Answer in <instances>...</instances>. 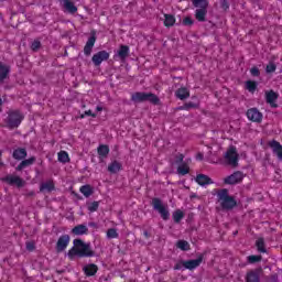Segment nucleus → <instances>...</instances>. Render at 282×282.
<instances>
[{
  "label": "nucleus",
  "instance_id": "15",
  "mask_svg": "<svg viewBox=\"0 0 282 282\" xmlns=\"http://www.w3.org/2000/svg\"><path fill=\"white\" fill-rule=\"evenodd\" d=\"M276 100H279V95L274 90H267L265 91V102L276 109L279 105H276Z\"/></svg>",
  "mask_w": 282,
  "mask_h": 282
},
{
  "label": "nucleus",
  "instance_id": "17",
  "mask_svg": "<svg viewBox=\"0 0 282 282\" xmlns=\"http://www.w3.org/2000/svg\"><path fill=\"white\" fill-rule=\"evenodd\" d=\"M52 191H56V186L54 185L53 180L41 183L40 193H52Z\"/></svg>",
  "mask_w": 282,
  "mask_h": 282
},
{
  "label": "nucleus",
  "instance_id": "3",
  "mask_svg": "<svg viewBox=\"0 0 282 282\" xmlns=\"http://www.w3.org/2000/svg\"><path fill=\"white\" fill-rule=\"evenodd\" d=\"M7 113L8 116L4 119V127H7V129H10L11 131L13 129H19L21 122H23V118H25L21 113V110H9Z\"/></svg>",
  "mask_w": 282,
  "mask_h": 282
},
{
  "label": "nucleus",
  "instance_id": "5",
  "mask_svg": "<svg viewBox=\"0 0 282 282\" xmlns=\"http://www.w3.org/2000/svg\"><path fill=\"white\" fill-rule=\"evenodd\" d=\"M151 206L153 210H156V213L161 215L164 221H169V219H171V213H169V208L164 206V204L162 203V199L158 197L152 198Z\"/></svg>",
  "mask_w": 282,
  "mask_h": 282
},
{
  "label": "nucleus",
  "instance_id": "53",
  "mask_svg": "<svg viewBox=\"0 0 282 282\" xmlns=\"http://www.w3.org/2000/svg\"><path fill=\"white\" fill-rule=\"evenodd\" d=\"M97 111H102V107H97Z\"/></svg>",
  "mask_w": 282,
  "mask_h": 282
},
{
  "label": "nucleus",
  "instance_id": "8",
  "mask_svg": "<svg viewBox=\"0 0 282 282\" xmlns=\"http://www.w3.org/2000/svg\"><path fill=\"white\" fill-rule=\"evenodd\" d=\"M243 182V173L240 171L234 172L231 175L224 178V184L235 186V184H241Z\"/></svg>",
  "mask_w": 282,
  "mask_h": 282
},
{
  "label": "nucleus",
  "instance_id": "35",
  "mask_svg": "<svg viewBox=\"0 0 282 282\" xmlns=\"http://www.w3.org/2000/svg\"><path fill=\"white\" fill-rule=\"evenodd\" d=\"M197 107H199V105H197L193 101H188V102H185L183 106H181L178 109L185 110V111H191V109H197Z\"/></svg>",
  "mask_w": 282,
  "mask_h": 282
},
{
  "label": "nucleus",
  "instance_id": "41",
  "mask_svg": "<svg viewBox=\"0 0 282 282\" xmlns=\"http://www.w3.org/2000/svg\"><path fill=\"white\" fill-rule=\"evenodd\" d=\"M41 41L39 40H34L32 43H31V50L32 52H39L41 50Z\"/></svg>",
  "mask_w": 282,
  "mask_h": 282
},
{
  "label": "nucleus",
  "instance_id": "36",
  "mask_svg": "<svg viewBox=\"0 0 282 282\" xmlns=\"http://www.w3.org/2000/svg\"><path fill=\"white\" fill-rule=\"evenodd\" d=\"M57 155L58 162H62V164H67V162H69V154L66 151H59Z\"/></svg>",
  "mask_w": 282,
  "mask_h": 282
},
{
  "label": "nucleus",
  "instance_id": "13",
  "mask_svg": "<svg viewBox=\"0 0 282 282\" xmlns=\"http://www.w3.org/2000/svg\"><path fill=\"white\" fill-rule=\"evenodd\" d=\"M96 31L90 32V36L84 46L85 56H91V51L94 50V45H96Z\"/></svg>",
  "mask_w": 282,
  "mask_h": 282
},
{
  "label": "nucleus",
  "instance_id": "29",
  "mask_svg": "<svg viewBox=\"0 0 282 282\" xmlns=\"http://www.w3.org/2000/svg\"><path fill=\"white\" fill-rule=\"evenodd\" d=\"M97 153H98L99 158H107V155H109V145L100 144L97 148Z\"/></svg>",
  "mask_w": 282,
  "mask_h": 282
},
{
  "label": "nucleus",
  "instance_id": "51",
  "mask_svg": "<svg viewBox=\"0 0 282 282\" xmlns=\"http://www.w3.org/2000/svg\"><path fill=\"white\" fill-rule=\"evenodd\" d=\"M143 235H144L145 239H151V232H149L148 230H144Z\"/></svg>",
  "mask_w": 282,
  "mask_h": 282
},
{
  "label": "nucleus",
  "instance_id": "6",
  "mask_svg": "<svg viewBox=\"0 0 282 282\" xmlns=\"http://www.w3.org/2000/svg\"><path fill=\"white\" fill-rule=\"evenodd\" d=\"M225 160L230 166H239V153H237V148L231 145L225 153Z\"/></svg>",
  "mask_w": 282,
  "mask_h": 282
},
{
  "label": "nucleus",
  "instance_id": "31",
  "mask_svg": "<svg viewBox=\"0 0 282 282\" xmlns=\"http://www.w3.org/2000/svg\"><path fill=\"white\" fill-rule=\"evenodd\" d=\"M164 25L165 28H173L175 25V15L173 14H164Z\"/></svg>",
  "mask_w": 282,
  "mask_h": 282
},
{
  "label": "nucleus",
  "instance_id": "52",
  "mask_svg": "<svg viewBox=\"0 0 282 282\" xmlns=\"http://www.w3.org/2000/svg\"><path fill=\"white\" fill-rule=\"evenodd\" d=\"M196 158H197V160H204V154L198 153Z\"/></svg>",
  "mask_w": 282,
  "mask_h": 282
},
{
  "label": "nucleus",
  "instance_id": "9",
  "mask_svg": "<svg viewBox=\"0 0 282 282\" xmlns=\"http://www.w3.org/2000/svg\"><path fill=\"white\" fill-rule=\"evenodd\" d=\"M2 182L9 184V186H17L18 188H23L25 186V181L20 176L7 175L2 178Z\"/></svg>",
  "mask_w": 282,
  "mask_h": 282
},
{
  "label": "nucleus",
  "instance_id": "40",
  "mask_svg": "<svg viewBox=\"0 0 282 282\" xmlns=\"http://www.w3.org/2000/svg\"><path fill=\"white\" fill-rule=\"evenodd\" d=\"M107 237H108V239H118V237H119L118 230H116V228L108 229Z\"/></svg>",
  "mask_w": 282,
  "mask_h": 282
},
{
  "label": "nucleus",
  "instance_id": "12",
  "mask_svg": "<svg viewBox=\"0 0 282 282\" xmlns=\"http://www.w3.org/2000/svg\"><path fill=\"white\" fill-rule=\"evenodd\" d=\"M202 261H204V254L200 253L195 260L183 261V268H185V270H195L202 265Z\"/></svg>",
  "mask_w": 282,
  "mask_h": 282
},
{
  "label": "nucleus",
  "instance_id": "1",
  "mask_svg": "<svg viewBox=\"0 0 282 282\" xmlns=\"http://www.w3.org/2000/svg\"><path fill=\"white\" fill-rule=\"evenodd\" d=\"M67 257L69 261H74L76 257L79 259L96 257V251L91 249V243L85 242L80 238L73 240V248L68 250Z\"/></svg>",
  "mask_w": 282,
  "mask_h": 282
},
{
  "label": "nucleus",
  "instance_id": "7",
  "mask_svg": "<svg viewBox=\"0 0 282 282\" xmlns=\"http://www.w3.org/2000/svg\"><path fill=\"white\" fill-rule=\"evenodd\" d=\"M69 241H72V238L67 234L62 235L57 239V242L55 246V251L57 252V254H61V252H65V250H67V246H69Z\"/></svg>",
  "mask_w": 282,
  "mask_h": 282
},
{
  "label": "nucleus",
  "instance_id": "34",
  "mask_svg": "<svg viewBox=\"0 0 282 282\" xmlns=\"http://www.w3.org/2000/svg\"><path fill=\"white\" fill-rule=\"evenodd\" d=\"M178 175H188L191 173V167H188V164L183 163L177 167Z\"/></svg>",
  "mask_w": 282,
  "mask_h": 282
},
{
  "label": "nucleus",
  "instance_id": "33",
  "mask_svg": "<svg viewBox=\"0 0 282 282\" xmlns=\"http://www.w3.org/2000/svg\"><path fill=\"white\" fill-rule=\"evenodd\" d=\"M258 84L254 80L246 82V89L250 91V94H254L257 91Z\"/></svg>",
  "mask_w": 282,
  "mask_h": 282
},
{
  "label": "nucleus",
  "instance_id": "46",
  "mask_svg": "<svg viewBox=\"0 0 282 282\" xmlns=\"http://www.w3.org/2000/svg\"><path fill=\"white\" fill-rule=\"evenodd\" d=\"M220 8L223 10H228V8H230V3H228V0H221L220 1Z\"/></svg>",
  "mask_w": 282,
  "mask_h": 282
},
{
  "label": "nucleus",
  "instance_id": "21",
  "mask_svg": "<svg viewBox=\"0 0 282 282\" xmlns=\"http://www.w3.org/2000/svg\"><path fill=\"white\" fill-rule=\"evenodd\" d=\"M175 96L178 100H186L187 98H191V91L186 87H181L175 91Z\"/></svg>",
  "mask_w": 282,
  "mask_h": 282
},
{
  "label": "nucleus",
  "instance_id": "48",
  "mask_svg": "<svg viewBox=\"0 0 282 282\" xmlns=\"http://www.w3.org/2000/svg\"><path fill=\"white\" fill-rule=\"evenodd\" d=\"M85 116H91V118H96V113L91 112V110H86L79 118H85Z\"/></svg>",
  "mask_w": 282,
  "mask_h": 282
},
{
  "label": "nucleus",
  "instance_id": "38",
  "mask_svg": "<svg viewBox=\"0 0 282 282\" xmlns=\"http://www.w3.org/2000/svg\"><path fill=\"white\" fill-rule=\"evenodd\" d=\"M247 261L250 264L259 263L263 261V256H249L247 257Z\"/></svg>",
  "mask_w": 282,
  "mask_h": 282
},
{
  "label": "nucleus",
  "instance_id": "37",
  "mask_svg": "<svg viewBox=\"0 0 282 282\" xmlns=\"http://www.w3.org/2000/svg\"><path fill=\"white\" fill-rule=\"evenodd\" d=\"M173 219H174V224H180V221L184 219V212H182L181 209H176L173 213Z\"/></svg>",
  "mask_w": 282,
  "mask_h": 282
},
{
  "label": "nucleus",
  "instance_id": "2",
  "mask_svg": "<svg viewBox=\"0 0 282 282\" xmlns=\"http://www.w3.org/2000/svg\"><path fill=\"white\" fill-rule=\"evenodd\" d=\"M217 197L223 210H232L234 208H237V199L228 193V189H219L217 192Z\"/></svg>",
  "mask_w": 282,
  "mask_h": 282
},
{
  "label": "nucleus",
  "instance_id": "44",
  "mask_svg": "<svg viewBox=\"0 0 282 282\" xmlns=\"http://www.w3.org/2000/svg\"><path fill=\"white\" fill-rule=\"evenodd\" d=\"M195 23V20H193V18L191 17H186L183 20V25H186L187 28H191V25H193Z\"/></svg>",
  "mask_w": 282,
  "mask_h": 282
},
{
  "label": "nucleus",
  "instance_id": "50",
  "mask_svg": "<svg viewBox=\"0 0 282 282\" xmlns=\"http://www.w3.org/2000/svg\"><path fill=\"white\" fill-rule=\"evenodd\" d=\"M270 281L271 282H278L279 281V275L278 274H273L270 276Z\"/></svg>",
  "mask_w": 282,
  "mask_h": 282
},
{
  "label": "nucleus",
  "instance_id": "22",
  "mask_svg": "<svg viewBox=\"0 0 282 282\" xmlns=\"http://www.w3.org/2000/svg\"><path fill=\"white\" fill-rule=\"evenodd\" d=\"M196 182L199 184V186H208V184H214L213 178L206 174H198L196 176Z\"/></svg>",
  "mask_w": 282,
  "mask_h": 282
},
{
  "label": "nucleus",
  "instance_id": "19",
  "mask_svg": "<svg viewBox=\"0 0 282 282\" xmlns=\"http://www.w3.org/2000/svg\"><path fill=\"white\" fill-rule=\"evenodd\" d=\"M72 235L80 237L83 235H88L89 228L86 225H77L70 230Z\"/></svg>",
  "mask_w": 282,
  "mask_h": 282
},
{
  "label": "nucleus",
  "instance_id": "42",
  "mask_svg": "<svg viewBox=\"0 0 282 282\" xmlns=\"http://www.w3.org/2000/svg\"><path fill=\"white\" fill-rule=\"evenodd\" d=\"M265 72L267 74H273V72H276V64H274V62H270L267 65Z\"/></svg>",
  "mask_w": 282,
  "mask_h": 282
},
{
  "label": "nucleus",
  "instance_id": "32",
  "mask_svg": "<svg viewBox=\"0 0 282 282\" xmlns=\"http://www.w3.org/2000/svg\"><path fill=\"white\" fill-rule=\"evenodd\" d=\"M118 56L121 61H124V58H127L129 56V46L121 45L118 51Z\"/></svg>",
  "mask_w": 282,
  "mask_h": 282
},
{
  "label": "nucleus",
  "instance_id": "25",
  "mask_svg": "<svg viewBox=\"0 0 282 282\" xmlns=\"http://www.w3.org/2000/svg\"><path fill=\"white\" fill-rule=\"evenodd\" d=\"M8 76H10V65L0 63V83H3Z\"/></svg>",
  "mask_w": 282,
  "mask_h": 282
},
{
  "label": "nucleus",
  "instance_id": "11",
  "mask_svg": "<svg viewBox=\"0 0 282 282\" xmlns=\"http://www.w3.org/2000/svg\"><path fill=\"white\" fill-rule=\"evenodd\" d=\"M95 67H100L104 61H109V52L107 51H99L93 55L91 58Z\"/></svg>",
  "mask_w": 282,
  "mask_h": 282
},
{
  "label": "nucleus",
  "instance_id": "23",
  "mask_svg": "<svg viewBox=\"0 0 282 282\" xmlns=\"http://www.w3.org/2000/svg\"><path fill=\"white\" fill-rule=\"evenodd\" d=\"M36 162V156H31L30 159H24L17 167L15 171H23V169H28V166H32Z\"/></svg>",
  "mask_w": 282,
  "mask_h": 282
},
{
  "label": "nucleus",
  "instance_id": "39",
  "mask_svg": "<svg viewBox=\"0 0 282 282\" xmlns=\"http://www.w3.org/2000/svg\"><path fill=\"white\" fill-rule=\"evenodd\" d=\"M100 206V202H93V203H87V209L90 212V213H96V210H98Z\"/></svg>",
  "mask_w": 282,
  "mask_h": 282
},
{
  "label": "nucleus",
  "instance_id": "54",
  "mask_svg": "<svg viewBox=\"0 0 282 282\" xmlns=\"http://www.w3.org/2000/svg\"><path fill=\"white\" fill-rule=\"evenodd\" d=\"M1 105H3V100L0 99V107H1Z\"/></svg>",
  "mask_w": 282,
  "mask_h": 282
},
{
  "label": "nucleus",
  "instance_id": "28",
  "mask_svg": "<svg viewBox=\"0 0 282 282\" xmlns=\"http://www.w3.org/2000/svg\"><path fill=\"white\" fill-rule=\"evenodd\" d=\"M79 192L83 193L84 197H91V195H94V187H91V185L87 184V185H83L79 188Z\"/></svg>",
  "mask_w": 282,
  "mask_h": 282
},
{
  "label": "nucleus",
  "instance_id": "56",
  "mask_svg": "<svg viewBox=\"0 0 282 282\" xmlns=\"http://www.w3.org/2000/svg\"><path fill=\"white\" fill-rule=\"evenodd\" d=\"M0 166H3V163H2V162H0Z\"/></svg>",
  "mask_w": 282,
  "mask_h": 282
},
{
  "label": "nucleus",
  "instance_id": "16",
  "mask_svg": "<svg viewBox=\"0 0 282 282\" xmlns=\"http://www.w3.org/2000/svg\"><path fill=\"white\" fill-rule=\"evenodd\" d=\"M207 14H208V7H203L195 10V19L199 23H205Z\"/></svg>",
  "mask_w": 282,
  "mask_h": 282
},
{
  "label": "nucleus",
  "instance_id": "49",
  "mask_svg": "<svg viewBox=\"0 0 282 282\" xmlns=\"http://www.w3.org/2000/svg\"><path fill=\"white\" fill-rule=\"evenodd\" d=\"M184 268V260H181L174 265V270H182Z\"/></svg>",
  "mask_w": 282,
  "mask_h": 282
},
{
  "label": "nucleus",
  "instance_id": "10",
  "mask_svg": "<svg viewBox=\"0 0 282 282\" xmlns=\"http://www.w3.org/2000/svg\"><path fill=\"white\" fill-rule=\"evenodd\" d=\"M261 274H263L262 268L250 270L246 274V282H261Z\"/></svg>",
  "mask_w": 282,
  "mask_h": 282
},
{
  "label": "nucleus",
  "instance_id": "26",
  "mask_svg": "<svg viewBox=\"0 0 282 282\" xmlns=\"http://www.w3.org/2000/svg\"><path fill=\"white\" fill-rule=\"evenodd\" d=\"M109 173L116 174L119 173V171H122V163L118 161H113L108 165Z\"/></svg>",
  "mask_w": 282,
  "mask_h": 282
},
{
  "label": "nucleus",
  "instance_id": "47",
  "mask_svg": "<svg viewBox=\"0 0 282 282\" xmlns=\"http://www.w3.org/2000/svg\"><path fill=\"white\" fill-rule=\"evenodd\" d=\"M182 162H184V154H177L176 156H175V163L176 164H182Z\"/></svg>",
  "mask_w": 282,
  "mask_h": 282
},
{
  "label": "nucleus",
  "instance_id": "4",
  "mask_svg": "<svg viewBox=\"0 0 282 282\" xmlns=\"http://www.w3.org/2000/svg\"><path fill=\"white\" fill-rule=\"evenodd\" d=\"M131 100L133 102H152V105H160V97L153 93H134Z\"/></svg>",
  "mask_w": 282,
  "mask_h": 282
},
{
  "label": "nucleus",
  "instance_id": "14",
  "mask_svg": "<svg viewBox=\"0 0 282 282\" xmlns=\"http://www.w3.org/2000/svg\"><path fill=\"white\" fill-rule=\"evenodd\" d=\"M247 118L251 122H261L263 120V113L257 108H251L247 110Z\"/></svg>",
  "mask_w": 282,
  "mask_h": 282
},
{
  "label": "nucleus",
  "instance_id": "45",
  "mask_svg": "<svg viewBox=\"0 0 282 282\" xmlns=\"http://www.w3.org/2000/svg\"><path fill=\"white\" fill-rule=\"evenodd\" d=\"M250 74L251 76L253 77H259L261 76V70H259V68L257 66H253L251 69H250Z\"/></svg>",
  "mask_w": 282,
  "mask_h": 282
},
{
  "label": "nucleus",
  "instance_id": "18",
  "mask_svg": "<svg viewBox=\"0 0 282 282\" xmlns=\"http://www.w3.org/2000/svg\"><path fill=\"white\" fill-rule=\"evenodd\" d=\"M13 160H25L28 158V150L25 148H17L12 153Z\"/></svg>",
  "mask_w": 282,
  "mask_h": 282
},
{
  "label": "nucleus",
  "instance_id": "55",
  "mask_svg": "<svg viewBox=\"0 0 282 282\" xmlns=\"http://www.w3.org/2000/svg\"><path fill=\"white\" fill-rule=\"evenodd\" d=\"M2 153H3V152H1V150H0V158H1Z\"/></svg>",
  "mask_w": 282,
  "mask_h": 282
},
{
  "label": "nucleus",
  "instance_id": "20",
  "mask_svg": "<svg viewBox=\"0 0 282 282\" xmlns=\"http://www.w3.org/2000/svg\"><path fill=\"white\" fill-rule=\"evenodd\" d=\"M83 272L86 276H96L98 273V265L95 263L87 264L83 268Z\"/></svg>",
  "mask_w": 282,
  "mask_h": 282
},
{
  "label": "nucleus",
  "instance_id": "27",
  "mask_svg": "<svg viewBox=\"0 0 282 282\" xmlns=\"http://www.w3.org/2000/svg\"><path fill=\"white\" fill-rule=\"evenodd\" d=\"M256 248H257L258 252L265 254V252H268V249H265V239L258 238L256 241Z\"/></svg>",
  "mask_w": 282,
  "mask_h": 282
},
{
  "label": "nucleus",
  "instance_id": "30",
  "mask_svg": "<svg viewBox=\"0 0 282 282\" xmlns=\"http://www.w3.org/2000/svg\"><path fill=\"white\" fill-rule=\"evenodd\" d=\"M176 248L183 252H188V250H191V243H188L186 240H177Z\"/></svg>",
  "mask_w": 282,
  "mask_h": 282
},
{
  "label": "nucleus",
  "instance_id": "43",
  "mask_svg": "<svg viewBox=\"0 0 282 282\" xmlns=\"http://www.w3.org/2000/svg\"><path fill=\"white\" fill-rule=\"evenodd\" d=\"M25 246L29 252H34V250H36V243L34 241H26Z\"/></svg>",
  "mask_w": 282,
  "mask_h": 282
},
{
  "label": "nucleus",
  "instance_id": "24",
  "mask_svg": "<svg viewBox=\"0 0 282 282\" xmlns=\"http://www.w3.org/2000/svg\"><path fill=\"white\" fill-rule=\"evenodd\" d=\"M63 7H64V10L68 12V14H76V12H78V7H75L72 0H64Z\"/></svg>",
  "mask_w": 282,
  "mask_h": 282
}]
</instances>
